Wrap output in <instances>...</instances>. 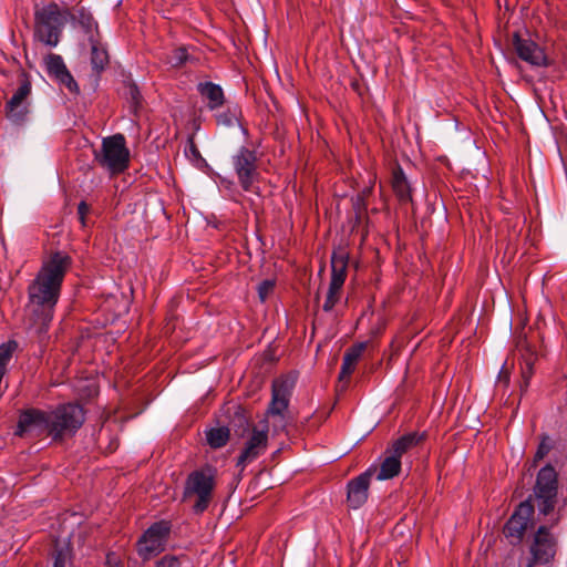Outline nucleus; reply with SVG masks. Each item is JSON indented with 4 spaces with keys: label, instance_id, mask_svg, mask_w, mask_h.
Wrapping results in <instances>:
<instances>
[{
    "label": "nucleus",
    "instance_id": "nucleus-26",
    "mask_svg": "<svg viewBox=\"0 0 567 567\" xmlns=\"http://www.w3.org/2000/svg\"><path fill=\"white\" fill-rule=\"evenodd\" d=\"M240 110L237 106L228 107L217 115V123L227 127L239 124Z\"/></svg>",
    "mask_w": 567,
    "mask_h": 567
},
{
    "label": "nucleus",
    "instance_id": "nucleus-17",
    "mask_svg": "<svg viewBox=\"0 0 567 567\" xmlns=\"http://www.w3.org/2000/svg\"><path fill=\"white\" fill-rule=\"evenodd\" d=\"M31 87L29 83H23L12 95L7 104V115L14 122H22L28 113L27 97Z\"/></svg>",
    "mask_w": 567,
    "mask_h": 567
},
{
    "label": "nucleus",
    "instance_id": "nucleus-33",
    "mask_svg": "<svg viewBox=\"0 0 567 567\" xmlns=\"http://www.w3.org/2000/svg\"><path fill=\"white\" fill-rule=\"evenodd\" d=\"M527 370L523 371V378L525 379V382L527 383V380L532 375V362L529 360L526 361Z\"/></svg>",
    "mask_w": 567,
    "mask_h": 567
},
{
    "label": "nucleus",
    "instance_id": "nucleus-32",
    "mask_svg": "<svg viewBox=\"0 0 567 567\" xmlns=\"http://www.w3.org/2000/svg\"><path fill=\"white\" fill-rule=\"evenodd\" d=\"M87 210H89V206L84 202H81L79 204L78 212H79V215H80V218L82 221L84 220V216L87 213Z\"/></svg>",
    "mask_w": 567,
    "mask_h": 567
},
{
    "label": "nucleus",
    "instance_id": "nucleus-9",
    "mask_svg": "<svg viewBox=\"0 0 567 567\" xmlns=\"http://www.w3.org/2000/svg\"><path fill=\"white\" fill-rule=\"evenodd\" d=\"M331 280L322 309L331 311L341 298L342 287L347 275V259L343 254L333 255L331 260Z\"/></svg>",
    "mask_w": 567,
    "mask_h": 567
},
{
    "label": "nucleus",
    "instance_id": "nucleus-3",
    "mask_svg": "<svg viewBox=\"0 0 567 567\" xmlns=\"http://www.w3.org/2000/svg\"><path fill=\"white\" fill-rule=\"evenodd\" d=\"M95 162L111 174L125 171L130 163V151L122 134L103 138L101 148L94 151Z\"/></svg>",
    "mask_w": 567,
    "mask_h": 567
},
{
    "label": "nucleus",
    "instance_id": "nucleus-11",
    "mask_svg": "<svg viewBox=\"0 0 567 567\" xmlns=\"http://www.w3.org/2000/svg\"><path fill=\"white\" fill-rule=\"evenodd\" d=\"M45 432L51 435L50 413L39 410H28L20 415L16 431L17 435H40Z\"/></svg>",
    "mask_w": 567,
    "mask_h": 567
},
{
    "label": "nucleus",
    "instance_id": "nucleus-25",
    "mask_svg": "<svg viewBox=\"0 0 567 567\" xmlns=\"http://www.w3.org/2000/svg\"><path fill=\"white\" fill-rule=\"evenodd\" d=\"M92 50V64L96 70H101L107 63L109 56L105 48L101 45L93 37L90 38Z\"/></svg>",
    "mask_w": 567,
    "mask_h": 567
},
{
    "label": "nucleus",
    "instance_id": "nucleus-8",
    "mask_svg": "<svg viewBox=\"0 0 567 567\" xmlns=\"http://www.w3.org/2000/svg\"><path fill=\"white\" fill-rule=\"evenodd\" d=\"M169 526L165 522L152 525L137 542L138 555L147 560L164 550Z\"/></svg>",
    "mask_w": 567,
    "mask_h": 567
},
{
    "label": "nucleus",
    "instance_id": "nucleus-6",
    "mask_svg": "<svg viewBox=\"0 0 567 567\" xmlns=\"http://www.w3.org/2000/svg\"><path fill=\"white\" fill-rule=\"evenodd\" d=\"M214 487V475L210 468L193 472L186 482L185 497H197L194 504L196 512L207 508Z\"/></svg>",
    "mask_w": 567,
    "mask_h": 567
},
{
    "label": "nucleus",
    "instance_id": "nucleus-18",
    "mask_svg": "<svg viewBox=\"0 0 567 567\" xmlns=\"http://www.w3.org/2000/svg\"><path fill=\"white\" fill-rule=\"evenodd\" d=\"M372 468H369L363 474L351 481L348 485V502L351 507H360L368 498V488Z\"/></svg>",
    "mask_w": 567,
    "mask_h": 567
},
{
    "label": "nucleus",
    "instance_id": "nucleus-23",
    "mask_svg": "<svg viewBox=\"0 0 567 567\" xmlns=\"http://www.w3.org/2000/svg\"><path fill=\"white\" fill-rule=\"evenodd\" d=\"M392 187L401 200H408L410 198V185L400 167L393 172Z\"/></svg>",
    "mask_w": 567,
    "mask_h": 567
},
{
    "label": "nucleus",
    "instance_id": "nucleus-30",
    "mask_svg": "<svg viewBox=\"0 0 567 567\" xmlns=\"http://www.w3.org/2000/svg\"><path fill=\"white\" fill-rule=\"evenodd\" d=\"M157 567H181V564L175 557H163L158 563Z\"/></svg>",
    "mask_w": 567,
    "mask_h": 567
},
{
    "label": "nucleus",
    "instance_id": "nucleus-37",
    "mask_svg": "<svg viewBox=\"0 0 567 567\" xmlns=\"http://www.w3.org/2000/svg\"><path fill=\"white\" fill-rule=\"evenodd\" d=\"M83 23L89 28L91 27V18L87 17L85 21H83Z\"/></svg>",
    "mask_w": 567,
    "mask_h": 567
},
{
    "label": "nucleus",
    "instance_id": "nucleus-4",
    "mask_svg": "<svg viewBox=\"0 0 567 567\" xmlns=\"http://www.w3.org/2000/svg\"><path fill=\"white\" fill-rule=\"evenodd\" d=\"M293 386L295 379L290 377L279 378L272 383V399L267 416L275 419V431L282 430L286 425L284 412L288 408Z\"/></svg>",
    "mask_w": 567,
    "mask_h": 567
},
{
    "label": "nucleus",
    "instance_id": "nucleus-1",
    "mask_svg": "<svg viewBox=\"0 0 567 567\" xmlns=\"http://www.w3.org/2000/svg\"><path fill=\"white\" fill-rule=\"evenodd\" d=\"M70 266L71 258L69 255L61 251L54 252L43 261L38 276L29 286L28 307L35 317L33 326L39 333L44 332L52 320L60 288Z\"/></svg>",
    "mask_w": 567,
    "mask_h": 567
},
{
    "label": "nucleus",
    "instance_id": "nucleus-19",
    "mask_svg": "<svg viewBox=\"0 0 567 567\" xmlns=\"http://www.w3.org/2000/svg\"><path fill=\"white\" fill-rule=\"evenodd\" d=\"M365 348L367 343L360 342L347 350L339 375L340 380L349 378V375L353 372Z\"/></svg>",
    "mask_w": 567,
    "mask_h": 567
},
{
    "label": "nucleus",
    "instance_id": "nucleus-35",
    "mask_svg": "<svg viewBox=\"0 0 567 567\" xmlns=\"http://www.w3.org/2000/svg\"><path fill=\"white\" fill-rule=\"evenodd\" d=\"M370 192H371V187H365V188L362 190L361 196H359L358 202H360V203H361V202L363 200V198L370 194Z\"/></svg>",
    "mask_w": 567,
    "mask_h": 567
},
{
    "label": "nucleus",
    "instance_id": "nucleus-28",
    "mask_svg": "<svg viewBox=\"0 0 567 567\" xmlns=\"http://www.w3.org/2000/svg\"><path fill=\"white\" fill-rule=\"evenodd\" d=\"M53 567H70V554L68 550H59Z\"/></svg>",
    "mask_w": 567,
    "mask_h": 567
},
{
    "label": "nucleus",
    "instance_id": "nucleus-27",
    "mask_svg": "<svg viewBox=\"0 0 567 567\" xmlns=\"http://www.w3.org/2000/svg\"><path fill=\"white\" fill-rule=\"evenodd\" d=\"M275 287L274 280H265L258 287V295L261 301H265L269 293L272 291Z\"/></svg>",
    "mask_w": 567,
    "mask_h": 567
},
{
    "label": "nucleus",
    "instance_id": "nucleus-21",
    "mask_svg": "<svg viewBox=\"0 0 567 567\" xmlns=\"http://www.w3.org/2000/svg\"><path fill=\"white\" fill-rule=\"evenodd\" d=\"M198 91L202 96L207 101L209 109L214 110L224 103V93L219 85L212 82L198 84Z\"/></svg>",
    "mask_w": 567,
    "mask_h": 567
},
{
    "label": "nucleus",
    "instance_id": "nucleus-7",
    "mask_svg": "<svg viewBox=\"0 0 567 567\" xmlns=\"http://www.w3.org/2000/svg\"><path fill=\"white\" fill-rule=\"evenodd\" d=\"M534 493L540 513L547 515L554 509L557 494V474L554 467L546 465L539 471Z\"/></svg>",
    "mask_w": 567,
    "mask_h": 567
},
{
    "label": "nucleus",
    "instance_id": "nucleus-5",
    "mask_svg": "<svg viewBox=\"0 0 567 567\" xmlns=\"http://www.w3.org/2000/svg\"><path fill=\"white\" fill-rule=\"evenodd\" d=\"M51 435L54 439L75 432L84 422V413L78 404H65L50 413Z\"/></svg>",
    "mask_w": 567,
    "mask_h": 567
},
{
    "label": "nucleus",
    "instance_id": "nucleus-20",
    "mask_svg": "<svg viewBox=\"0 0 567 567\" xmlns=\"http://www.w3.org/2000/svg\"><path fill=\"white\" fill-rule=\"evenodd\" d=\"M401 461L395 455L385 452V457L382 461L379 471L372 468V474L377 473L378 481H385L393 478L400 473Z\"/></svg>",
    "mask_w": 567,
    "mask_h": 567
},
{
    "label": "nucleus",
    "instance_id": "nucleus-24",
    "mask_svg": "<svg viewBox=\"0 0 567 567\" xmlns=\"http://www.w3.org/2000/svg\"><path fill=\"white\" fill-rule=\"evenodd\" d=\"M208 444L214 449L224 446L229 440V430L225 426L210 429L206 433Z\"/></svg>",
    "mask_w": 567,
    "mask_h": 567
},
{
    "label": "nucleus",
    "instance_id": "nucleus-16",
    "mask_svg": "<svg viewBox=\"0 0 567 567\" xmlns=\"http://www.w3.org/2000/svg\"><path fill=\"white\" fill-rule=\"evenodd\" d=\"M44 66L48 74L64 85L71 92L76 90V83L65 66V63L61 55L50 53L44 58Z\"/></svg>",
    "mask_w": 567,
    "mask_h": 567
},
{
    "label": "nucleus",
    "instance_id": "nucleus-22",
    "mask_svg": "<svg viewBox=\"0 0 567 567\" xmlns=\"http://www.w3.org/2000/svg\"><path fill=\"white\" fill-rule=\"evenodd\" d=\"M419 441L420 437L415 433L403 435L393 442L391 447L386 450V453L395 455L401 461L402 455L415 446Z\"/></svg>",
    "mask_w": 567,
    "mask_h": 567
},
{
    "label": "nucleus",
    "instance_id": "nucleus-36",
    "mask_svg": "<svg viewBox=\"0 0 567 567\" xmlns=\"http://www.w3.org/2000/svg\"><path fill=\"white\" fill-rule=\"evenodd\" d=\"M130 90H131L133 100H136L137 95H138L137 89L135 86H132Z\"/></svg>",
    "mask_w": 567,
    "mask_h": 567
},
{
    "label": "nucleus",
    "instance_id": "nucleus-31",
    "mask_svg": "<svg viewBox=\"0 0 567 567\" xmlns=\"http://www.w3.org/2000/svg\"><path fill=\"white\" fill-rule=\"evenodd\" d=\"M547 452H548V447L544 443L540 444L536 452L535 458L542 460L547 454Z\"/></svg>",
    "mask_w": 567,
    "mask_h": 567
},
{
    "label": "nucleus",
    "instance_id": "nucleus-34",
    "mask_svg": "<svg viewBox=\"0 0 567 567\" xmlns=\"http://www.w3.org/2000/svg\"><path fill=\"white\" fill-rule=\"evenodd\" d=\"M107 564L111 565V567H123L120 563L116 561L114 555L107 556Z\"/></svg>",
    "mask_w": 567,
    "mask_h": 567
},
{
    "label": "nucleus",
    "instance_id": "nucleus-13",
    "mask_svg": "<svg viewBox=\"0 0 567 567\" xmlns=\"http://www.w3.org/2000/svg\"><path fill=\"white\" fill-rule=\"evenodd\" d=\"M533 514L534 505L530 501L520 503L504 527L506 538L511 539L512 543L520 542Z\"/></svg>",
    "mask_w": 567,
    "mask_h": 567
},
{
    "label": "nucleus",
    "instance_id": "nucleus-14",
    "mask_svg": "<svg viewBox=\"0 0 567 567\" xmlns=\"http://www.w3.org/2000/svg\"><path fill=\"white\" fill-rule=\"evenodd\" d=\"M234 167L244 189L249 190L256 178V155L247 148H240L234 156Z\"/></svg>",
    "mask_w": 567,
    "mask_h": 567
},
{
    "label": "nucleus",
    "instance_id": "nucleus-10",
    "mask_svg": "<svg viewBox=\"0 0 567 567\" xmlns=\"http://www.w3.org/2000/svg\"><path fill=\"white\" fill-rule=\"evenodd\" d=\"M268 443V421H262L255 426L245 443V446L238 457L237 465L245 466L259 457L267 449Z\"/></svg>",
    "mask_w": 567,
    "mask_h": 567
},
{
    "label": "nucleus",
    "instance_id": "nucleus-29",
    "mask_svg": "<svg viewBox=\"0 0 567 567\" xmlns=\"http://www.w3.org/2000/svg\"><path fill=\"white\" fill-rule=\"evenodd\" d=\"M187 60V52L185 49H178L175 51L174 55L172 56L171 63L173 65H179L183 64Z\"/></svg>",
    "mask_w": 567,
    "mask_h": 567
},
{
    "label": "nucleus",
    "instance_id": "nucleus-15",
    "mask_svg": "<svg viewBox=\"0 0 567 567\" xmlns=\"http://www.w3.org/2000/svg\"><path fill=\"white\" fill-rule=\"evenodd\" d=\"M514 48L517 55L533 66L548 65V59L544 50L530 39H523L514 35Z\"/></svg>",
    "mask_w": 567,
    "mask_h": 567
},
{
    "label": "nucleus",
    "instance_id": "nucleus-12",
    "mask_svg": "<svg viewBox=\"0 0 567 567\" xmlns=\"http://www.w3.org/2000/svg\"><path fill=\"white\" fill-rule=\"evenodd\" d=\"M530 553L532 558L528 559L526 567H533L535 564H547L554 557L556 543L546 527H539L537 530Z\"/></svg>",
    "mask_w": 567,
    "mask_h": 567
},
{
    "label": "nucleus",
    "instance_id": "nucleus-2",
    "mask_svg": "<svg viewBox=\"0 0 567 567\" xmlns=\"http://www.w3.org/2000/svg\"><path fill=\"white\" fill-rule=\"evenodd\" d=\"M66 19V12L61 11L55 3L38 8L34 12L35 38L45 45L56 47Z\"/></svg>",
    "mask_w": 567,
    "mask_h": 567
}]
</instances>
